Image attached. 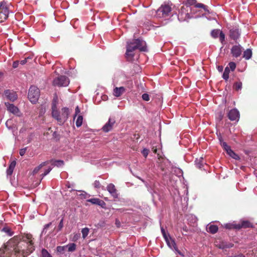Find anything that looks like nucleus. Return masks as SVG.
<instances>
[{
	"mask_svg": "<svg viewBox=\"0 0 257 257\" xmlns=\"http://www.w3.org/2000/svg\"><path fill=\"white\" fill-rule=\"evenodd\" d=\"M35 250L32 235L15 236L0 249V257H26Z\"/></svg>",
	"mask_w": 257,
	"mask_h": 257,
	"instance_id": "1",
	"label": "nucleus"
},
{
	"mask_svg": "<svg viewBox=\"0 0 257 257\" xmlns=\"http://www.w3.org/2000/svg\"><path fill=\"white\" fill-rule=\"evenodd\" d=\"M137 49H139L140 51H147L146 42L140 39H135L133 42H127L125 53V57L126 59H133L135 55L134 52Z\"/></svg>",
	"mask_w": 257,
	"mask_h": 257,
	"instance_id": "2",
	"label": "nucleus"
},
{
	"mask_svg": "<svg viewBox=\"0 0 257 257\" xmlns=\"http://www.w3.org/2000/svg\"><path fill=\"white\" fill-rule=\"evenodd\" d=\"M40 90L36 86H31L29 90L28 98L32 103H36L40 96Z\"/></svg>",
	"mask_w": 257,
	"mask_h": 257,
	"instance_id": "3",
	"label": "nucleus"
},
{
	"mask_svg": "<svg viewBox=\"0 0 257 257\" xmlns=\"http://www.w3.org/2000/svg\"><path fill=\"white\" fill-rule=\"evenodd\" d=\"M69 78L65 75H61L55 78L53 81V85L58 87H66L69 84Z\"/></svg>",
	"mask_w": 257,
	"mask_h": 257,
	"instance_id": "4",
	"label": "nucleus"
},
{
	"mask_svg": "<svg viewBox=\"0 0 257 257\" xmlns=\"http://www.w3.org/2000/svg\"><path fill=\"white\" fill-rule=\"evenodd\" d=\"M190 8L187 5L183 6L179 11L178 19L179 21H184L189 18V11Z\"/></svg>",
	"mask_w": 257,
	"mask_h": 257,
	"instance_id": "5",
	"label": "nucleus"
},
{
	"mask_svg": "<svg viewBox=\"0 0 257 257\" xmlns=\"http://www.w3.org/2000/svg\"><path fill=\"white\" fill-rule=\"evenodd\" d=\"M171 8L168 5L162 6L156 12L158 17L163 18L169 15L171 13Z\"/></svg>",
	"mask_w": 257,
	"mask_h": 257,
	"instance_id": "6",
	"label": "nucleus"
},
{
	"mask_svg": "<svg viewBox=\"0 0 257 257\" xmlns=\"http://www.w3.org/2000/svg\"><path fill=\"white\" fill-rule=\"evenodd\" d=\"M9 10L5 2H2L0 4V23L5 21L8 17Z\"/></svg>",
	"mask_w": 257,
	"mask_h": 257,
	"instance_id": "7",
	"label": "nucleus"
},
{
	"mask_svg": "<svg viewBox=\"0 0 257 257\" xmlns=\"http://www.w3.org/2000/svg\"><path fill=\"white\" fill-rule=\"evenodd\" d=\"M228 118L231 121H238L239 119V112L236 108L231 109L227 114Z\"/></svg>",
	"mask_w": 257,
	"mask_h": 257,
	"instance_id": "8",
	"label": "nucleus"
},
{
	"mask_svg": "<svg viewBox=\"0 0 257 257\" xmlns=\"http://www.w3.org/2000/svg\"><path fill=\"white\" fill-rule=\"evenodd\" d=\"M52 115L56 119L59 124H63L65 122H61L59 119L62 117L61 112H59L57 109L56 104H53L52 106Z\"/></svg>",
	"mask_w": 257,
	"mask_h": 257,
	"instance_id": "9",
	"label": "nucleus"
},
{
	"mask_svg": "<svg viewBox=\"0 0 257 257\" xmlns=\"http://www.w3.org/2000/svg\"><path fill=\"white\" fill-rule=\"evenodd\" d=\"M6 97L11 101L14 102L18 98V95L16 91L13 90H6L4 92Z\"/></svg>",
	"mask_w": 257,
	"mask_h": 257,
	"instance_id": "10",
	"label": "nucleus"
},
{
	"mask_svg": "<svg viewBox=\"0 0 257 257\" xmlns=\"http://www.w3.org/2000/svg\"><path fill=\"white\" fill-rule=\"evenodd\" d=\"M106 189L113 198L117 199L118 198L119 193H118V191L117 190L115 185L113 184L110 183L108 184L106 187Z\"/></svg>",
	"mask_w": 257,
	"mask_h": 257,
	"instance_id": "11",
	"label": "nucleus"
},
{
	"mask_svg": "<svg viewBox=\"0 0 257 257\" xmlns=\"http://www.w3.org/2000/svg\"><path fill=\"white\" fill-rule=\"evenodd\" d=\"M115 123V120L114 118H109L108 122L102 128L103 132L107 133L111 131Z\"/></svg>",
	"mask_w": 257,
	"mask_h": 257,
	"instance_id": "12",
	"label": "nucleus"
},
{
	"mask_svg": "<svg viewBox=\"0 0 257 257\" xmlns=\"http://www.w3.org/2000/svg\"><path fill=\"white\" fill-rule=\"evenodd\" d=\"M5 105L9 111L18 116L20 115V110L19 108L13 104H11L9 102H5Z\"/></svg>",
	"mask_w": 257,
	"mask_h": 257,
	"instance_id": "13",
	"label": "nucleus"
},
{
	"mask_svg": "<svg viewBox=\"0 0 257 257\" xmlns=\"http://www.w3.org/2000/svg\"><path fill=\"white\" fill-rule=\"evenodd\" d=\"M242 52V47L240 45H234L231 49V53L232 56L235 58H237L240 56Z\"/></svg>",
	"mask_w": 257,
	"mask_h": 257,
	"instance_id": "14",
	"label": "nucleus"
},
{
	"mask_svg": "<svg viewBox=\"0 0 257 257\" xmlns=\"http://www.w3.org/2000/svg\"><path fill=\"white\" fill-rule=\"evenodd\" d=\"M237 223L238 230L241 228H252L253 227L252 223L248 220H241L240 222Z\"/></svg>",
	"mask_w": 257,
	"mask_h": 257,
	"instance_id": "15",
	"label": "nucleus"
},
{
	"mask_svg": "<svg viewBox=\"0 0 257 257\" xmlns=\"http://www.w3.org/2000/svg\"><path fill=\"white\" fill-rule=\"evenodd\" d=\"M161 232L162 233V234H163L164 237L165 238L166 242H167L168 245L170 247H172V246H173L174 247V249L177 251V246L176 245V243H175L174 241L172 240L171 239V241H172V242L171 243L170 242V241L169 240V238H168V237L167 235V234L165 232V229L163 227H161Z\"/></svg>",
	"mask_w": 257,
	"mask_h": 257,
	"instance_id": "16",
	"label": "nucleus"
},
{
	"mask_svg": "<svg viewBox=\"0 0 257 257\" xmlns=\"http://www.w3.org/2000/svg\"><path fill=\"white\" fill-rule=\"evenodd\" d=\"M87 201L90 202L93 204L98 205L102 208H104L106 205L105 203L103 200L96 198H93L88 199Z\"/></svg>",
	"mask_w": 257,
	"mask_h": 257,
	"instance_id": "17",
	"label": "nucleus"
},
{
	"mask_svg": "<svg viewBox=\"0 0 257 257\" xmlns=\"http://www.w3.org/2000/svg\"><path fill=\"white\" fill-rule=\"evenodd\" d=\"M61 116L62 117L59 119L61 122H65L68 117L69 114V109L67 107H63L61 109Z\"/></svg>",
	"mask_w": 257,
	"mask_h": 257,
	"instance_id": "18",
	"label": "nucleus"
},
{
	"mask_svg": "<svg viewBox=\"0 0 257 257\" xmlns=\"http://www.w3.org/2000/svg\"><path fill=\"white\" fill-rule=\"evenodd\" d=\"M240 36V33L237 29H232L229 31V36L231 39L236 40Z\"/></svg>",
	"mask_w": 257,
	"mask_h": 257,
	"instance_id": "19",
	"label": "nucleus"
},
{
	"mask_svg": "<svg viewBox=\"0 0 257 257\" xmlns=\"http://www.w3.org/2000/svg\"><path fill=\"white\" fill-rule=\"evenodd\" d=\"M125 91V89L124 87H115L113 89V95L115 97H119Z\"/></svg>",
	"mask_w": 257,
	"mask_h": 257,
	"instance_id": "20",
	"label": "nucleus"
},
{
	"mask_svg": "<svg viewBox=\"0 0 257 257\" xmlns=\"http://www.w3.org/2000/svg\"><path fill=\"white\" fill-rule=\"evenodd\" d=\"M16 162L15 161H13L11 162L9 168H8V169L7 170V173L8 175L10 176V175H12L13 171H14V169L16 166Z\"/></svg>",
	"mask_w": 257,
	"mask_h": 257,
	"instance_id": "21",
	"label": "nucleus"
},
{
	"mask_svg": "<svg viewBox=\"0 0 257 257\" xmlns=\"http://www.w3.org/2000/svg\"><path fill=\"white\" fill-rule=\"evenodd\" d=\"M48 161L49 163H51L52 166H57L58 167H61L64 165V161L62 160H51Z\"/></svg>",
	"mask_w": 257,
	"mask_h": 257,
	"instance_id": "22",
	"label": "nucleus"
},
{
	"mask_svg": "<svg viewBox=\"0 0 257 257\" xmlns=\"http://www.w3.org/2000/svg\"><path fill=\"white\" fill-rule=\"evenodd\" d=\"M218 227L216 225H210L207 227V231L212 234H214L217 232Z\"/></svg>",
	"mask_w": 257,
	"mask_h": 257,
	"instance_id": "23",
	"label": "nucleus"
},
{
	"mask_svg": "<svg viewBox=\"0 0 257 257\" xmlns=\"http://www.w3.org/2000/svg\"><path fill=\"white\" fill-rule=\"evenodd\" d=\"M205 164L203 158L200 157L199 158H196L195 160V165L200 169H201Z\"/></svg>",
	"mask_w": 257,
	"mask_h": 257,
	"instance_id": "24",
	"label": "nucleus"
},
{
	"mask_svg": "<svg viewBox=\"0 0 257 257\" xmlns=\"http://www.w3.org/2000/svg\"><path fill=\"white\" fill-rule=\"evenodd\" d=\"M48 164H49V162L48 161H46V162H43L40 165H39L38 166H37L36 168H35V169L33 170V172H32L33 175H34L36 174L37 173H38V172L39 171V170L43 167L47 165Z\"/></svg>",
	"mask_w": 257,
	"mask_h": 257,
	"instance_id": "25",
	"label": "nucleus"
},
{
	"mask_svg": "<svg viewBox=\"0 0 257 257\" xmlns=\"http://www.w3.org/2000/svg\"><path fill=\"white\" fill-rule=\"evenodd\" d=\"M252 56V51L250 49H247L243 52V57L245 60H249Z\"/></svg>",
	"mask_w": 257,
	"mask_h": 257,
	"instance_id": "26",
	"label": "nucleus"
},
{
	"mask_svg": "<svg viewBox=\"0 0 257 257\" xmlns=\"http://www.w3.org/2000/svg\"><path fill=\"white\" fill-rule=\"evenodd\" d=\"M2 231L10 236H11L14 234V232L12 231L11 229L8 226L3 227Z\"/></svg>",
	"mask_w": 257,
	"mask_h": 257,
	"instance_id": "27",
	"label": "nucleus"
},
{
	"mask_svg": "<svg viewBox=\"0 0 257 257\" xmlns=\"http://www.w3.org/2000/svg\"><path fill=\"white\" fill-rule=\"evenodd\" d=\"M228 155H229L231 158L235 159V160H238L239 159V156L235 154L231 149V148L227 150V152H226Z\"/></svg>",
	"mask_w": 257,
	"mask_h": 257,
	"instance_id": "28",
	"label": "nucleus"
},
{
	"mask_svg": "<svg viewBox=\"0 0 257 257\" xmlns=\"http://www.w3.org/2000/svg\"><path fill=\"white\" fill-rule=\"evenodd\" d=\"M230 73V70L228 67H225L224 72L222 75V77L224 79L227 81L229 78V74Z\"/></svg>",
	"mask_w": 257,
	"mask_h": 257,
	"instance_id": "29",
	"label": "nucleus"
},
{
	"mask_svg": "<svg viewBox=\"0 0 257 257\" xmlns=\"http://www.w3.org/2000/svg\"><path fill=\"white\" fill-rule=\"evenodd\" d=\"M83 122V116L81 115L78 116L76 120V125L77 127L81 126Z\"/></svg>",
	"mask_w": 257,
	"mask_h": 257,
	"instance_id": "30",
	"label": "nucleus"
},
{
	"mask_svg": "<svg viewBox=\"0 0 257 257\" xmlns=\"http://www.w3.org/2000/svg\"><path fill=\"white\" fill-rule=\"evenodd\" d=\"M238 223L233 222L232 223H228L225 225V227L228 229H237Z\"/></svg>",
	"mask_w": 257,
	"mask_h": 257,
	"instance_id": "31",
	"label": "nucleus"
},
{
	"mask_svg": "<svg viewBox=\"0 0 257 257\" xmlns=\"http://www.w3.org/2000/svg\"><path fill=\"white\" fill-rule=\"evenodd\" d=\"M66 247H68V251L69 252H72L76 250V245L74 243H70L66 246Z\"/></svg>",
	"mask_w": 257,
	"mask_h": 257,
	"instance_id": "32",
	"label": "nucleus"
},
{
	"mask_svg": "<svg viewBox=\"0 0 257 257\" xmlns=\"http://www.w3.org/2000/svg\"><path fill=\"white\" fill-rule=\"evenodd\" d=\"M221 31L219 30L215 29L211 31V36L214 38H217Z\"/></svg>",
	"mask_w": 257,
	"mask_h": 257,
	"instance_id": "33",
	"label": "nucleus"
},
{
	"mask_svg": "<svg viewBox=\"0 0 257 257\" xmlns=\"http://www.w3.org/2000/svg\"><path fill=\"white\" fill-rule=\"evenodd\" d=\"M89 232V229L87 227L84 228L82 229L81 232L82 234V237L84 239L88 235Z\"/></svg>",
	"mask_w": 257,
	"mask_h": 257,
	"instance_id": "34",
	"label": "nucleus"
},
{
	"mask_svg": "<svg viewBox=\"0 0 257 257\" xmlns=\"http://www.w3.org/2000/svg\"><path fill=\"white\" fill-rule=\"evenodd\" d=\"M241 88L242 83L241 82H236L233 85V88L236 91L240 90Z\"/></svg>",
	"mask_w": 257,
	"mask_h": 257,
	"instance_id": "35",
	"label": "nucleus"
},
{
	"mask_svg": "<svg viewBox=\"0 0 257 257\" xmlns=\"http://www.w3.org/2000/svg\"><path fill=\"white\" fill-rule=\"evenodd\" d=\"M41 257H52V256L46 249H43L42 250Z\"/></svg>",
	"mask_w": 257,
	"mask_h": 257,
	"instance_id": "36",
	"label": "nucleus"
},
{
	"mask_svg": "<svg viewBox=\"0 0 257 257\" xmlns=\"http://www.w3.org/2000/svg\"><path fill=\"white\" fill-rule=\"evenodd\" d=\"M228 67H229V70L233 71L236 68V64L233 62H229Z\"/></svg>",
	"mask_w": 257,
	"mask_h": 257,
	"instance_id": "37",
	"label": "nucleus"
},
{
	"mask_svg": "<svg viewBox=\"0 0 257 257\" xmlns=\"http://www.w3.org/2000/svg\"><path fill=\"white\" fill-rule=\"evenodd\" d=\"M196 3V0H187L185 5H187L189 7V6L195 5Z\"/></svg>",
	"mask_w": 257,
	"mask_h": 257,
	"instance_id": "38",
	"label": "nucleus"
},
{
	"mask_svg": "<svg viewBox=\"0 0 257 257\" xmlns=\"http://www.w3.org/2000/svg\"><path fill=\"white\" fill-rule=\"evenodd\" d=\"M221 146L223 148L224 150L227 152V150L230 149V147L225 142L221 143Z\"/></svg>",
	"mask_w": 257,
	"mask_h": 257,
	"instance_id": "39",
	"label": "nucleus"
},
{
	"mask_svg": "<svg viewBox=\"0 0 257 257\" xmlns=\"http://www.w3.org/2000/svg\"><path fill=\"white\" fill-rule=\"evenodd\" d=\"M219 39L221 43H223L225 40V35L222 31L219 34Z\"/></svg>",
	"mask_w": 257,
	"mask_h": 257,
	"instance_id": "40",
	"label": "nucleus"
},
{
	"mask_svg": "<svg viewBox=\"0 0 257 257\" xmlns=\"http://www.w3.org/2000/svg\"><path fill=\"white\" fill-rule=\"evenodd\" d=\"M63 221H64V217H62L61 220H60L59 224L58 226V231H60L62 229V228L63 227Z\"/></svg>",
	"mask_w": 257,
	"mask_h": 257,
	"instance_id": "41",
	"label": "nucleus"
},
{
	"mask_svg": "<svg viewBox=\"0 0 257 257\" xmlns=\"http://www.w3.org/2000/svg\"><path fill=\"white\" fill-rule=\"evenodd\" d=\"M142 98L145 101H149L150 100V96L147 93H144L142 95Z\"/></svg>",
	"mask_w": 257,
	"mask_h": 257,
	"instance_id": "42",
	"label": "nucleus"
},
{
	"mask_svg": "<svg viewBox=\"0 0 257 257\" xmlns=\"http://www.w3.org/2000/svg\"><path fill=\"white\" fill-rule=\"evenodd\" d=\"M149 152V150H148L147 149H144L142 151V153L143 155L145 158H147V157L148 156Z\"/></svg>",
	"mask_w": 257,
	"mask_h": 257,
	"instance_id": "43",
	"label": "nucleus"
},
{
	"mask_svg": "<svg viewBox=\"0 0 257 257\" xmlns=\"http://www.w3.org/2000/svg\"><path fill=\"white\" fill-rule=\"evenodd\" d=\"M80 237V233H76L74 234L73 238H72V241H77Z\"/></svg>",
	"mask_w": 257,
	"mask_h": 257,
	"instance_id": "44",
	"label": "nucleus"
},
{
	"mask_svg": "<svg viewBox=\"0 0 257 257\" xmlns=\"http://www.w3.org/2000/svg\"><path fill=\"white\" fill-rule=\"evenodd\" d=\"M93 186L96 188H99L100 187L101 184L99 181L95 180L93 183Z\"/></svg>",
	"mask_w": 257,
	"mask_h": 257,
	"instance_id": "45",
	"label": "nucleus"
},
{
	"mask_svg": "<svg viewBox=\"0 0 257 257\" xmlns=\"http://www.w3.org/2000/svg\"><path fill=\"white\" fill-rule=\"evenodd\" d=\"M66 246H59L57 247V250L58 252H60V253H62L63 252V251L65 249V248Z\"/></svg>",
	"mask_w": 257,
	"mask_h": 257,
	"instance_id": "46",
	"label": "nucleus"
},
{
	"mask_svg": "<svg viewBox=\"0 0 257 257\" xmlns=\"http://www.w3.org/2000/svg\"><path fill=\"white\" fill-rule=\"evenodd\" d=\"M51 170H52V168H51V167H49L48 169H47L45 171V172L41 175V176L42 177V178L44 177V176H45L46 175H47Z\"/></svg>",
	"mask_w": 257,
	"mask_h": 257,
	"instance_id": "47",
	"label": "nucleus"
},
{
	"mask_svg": "<svg viewBox=\"0 0 257 257\" xmlns=\"http://www.w3.org/2000/svg\"><path fill=\"white\" fill-rule=\"evenodd\" d=\"M51 222H50L47 224H46L44 226V228L43 229V230L42 231V233H46V230L49 227V226L51 225Z\"/></svg>",
	"mask_w": 257,
	"mask_h": 257,
	"instance_id": "48",
	"label": "nucleus"
},
{
	"mask_svg": "<svg viewBox=\"0 0 257 257\" xmlns=\"http://www.w3.org/2000/svg\"><path fill=\"white\" fill-rule=\"evenodd\" d=\"M29 59H31V58H30V57H27V58H26L25 59H24V60H21L20 63L21 65H24L25 64H26V63L28 61V60Z\"/></svg>",
	"mask_w": 257,
	"mask_h": 257,
	"instance_id": "49",
	"label": "nucleus"
},
{
	"mask_svg": "<svg viewBox=\"0 0 257 257\" xmlns=\"http://www.w3.org/2000/svg\"><path fill=\"white\" fill-rule=\"evenodd\" d=\"M26 150H27V148H25L21 149L20 150V155L21 156H23L25 154Z\"/></svg>",
	"mask_w": 257,
	"mask_h": 257,
	"instance_id": "50",
	"label": "nucleus"
},
{
	"mask_svg": "<svg viewBox=\"0 0 257 257\" xmlns=\"http://www.w3.org/2000/svg\"><path fill=\"white\" fill-rule=\"evenodd\" d=\"M205 7L206 6L202 4H200V3L196 4H196H195V7H196V8H203L204 9H205Z\"/></svg>",
	"mask_w": 257,
	"mask_h": 257,
	"instance_id": "51",
	"label": "nucleus"
},
{
	"mask_svg": "<svg viewBox=\"0 0 257 257\" xmlns=\"http://www.w3.org/2000/svg\"><path fill=\"white\" fill-rule=\"evenodd\" d=\"M20 62L19 61H16L13 62V67L14 68H16L18 67Z\"/></svg>",
	"mask_w": 257,
	"mask_h": 257,
	"instance_id": "52",
	"label": "nucleus"
},
{
	"mask_svg": "<svg viewBox=\"0 0 257 257\" xmlns=\"http://www.w3.org/2000/svg\"><path fill=\"white\" fill-rule=\"evenodd\" d=\"M80 112V109L79 108V107L77 106L76 108H75V116H74V117L76 116V115L77 114H78Z\"/></svg>",
	"mask_w": 257,
	"mask_h": 257,
	"instance_id": "53",
	"label": "nucleus"
},
{
	"mask_svg": "<svg viewBox=\"0 0 257 257\" xmlns=\"http://www.w3.org/2000/svg\"><path fill=\"white\" fill-rule=\"evenodd\" d=\"M182 174H183L182 170L178 168V173H177L178 177H179L180 176H182Z\"/></svg>",
	"mask_w": 257,
	"mask_h": 257,
	"instance_id": "54",
	"label": "nucleus"
},
{
	"mask_svg": "<svg viewBox=\"0 0 257 257\" xmlns=\"http://www.w3.org/2000/svg\"><path fill=\"white\" fill-rule=\"evenodd\" d=\"M218 70L219 72H222L223 71V67L222 66H219L218 67Z\"/></svg>",
	"mask_w": 257,
	"mask_h": 257,
	"instance_id": "55",
	"label": "nucleus"
},
{
	"mask_svg": "<svg viewBox=\"0 0 257 257\" xmlns=\"http://www.w3.org/2000/svg\"><path fill=\"white\" fill-rule=\"evenodd\" d=\"M233 245H234V244H232V243H230L229 244H228V245H226V246H225V247H227V248H230V247H233Z\"/></svg>",
	"mask_w": 257,
	"mask_h": 257,
	"instance_id": "56",
	"label": "nucleus"
},
{
	"mask_svg": "<svg viewBox=\"0 0 257 257\" xmlns=\"http://www.w3.org/2000/svg\"><path fill=\"white\" fill-rule=\"evenodd\" d=\"M234 257H245V256L242 254H239L238 255L234 256Z\"/></svg>",
	"mask_w": 257,
	"mask_h": 257,
	"instance_id": "57",
	"label": "nucleus"
},
{
	"mask_svg": "<svg viewBox=\"0 0 257 257\" xmlns=\"http://www.w3.org/2000/svg\"><path fill=\"white\" fill-rule=\"evenodd\" d=\"M219 142H220V145L221 146V143L224 142L223 141L222 138V137L221 136H220L219 137Z\"/></svg>",
	"mask_w": 257,
	"mask_h": 257,
	"instance_id": "58",
	"label": "nucleus"
},
{
	"mask_svg": "<svg viewBox=\"0 0 257 257\" xmlns=\"http://www.w3.org/2000/svg\"><path fill=\"white\" fill-rule=\"evenodd\" d=\"M177 252H178V254H179L181 257H183L184 256V255L180 251H179L178 250L177 251Z\"/></svg>",
	"mask_w": 257,
	"mask_h": 257,
	"instance_id": "59",
	"label": "nucleus"
},
{
	"mask_svg": "<svg viewBox=\"0 0 257 257\" xmlns=\"http://www.w3.org/2000/svg\"><path fill=\"white\" fill-rule=\"evenodd\" d=\"M153 151L154 153L156 154L157 153V149L156 148L154 149V148H153Z\"/></svg>",
	"mask_w": 257,
	"mask_h": 257,
	"instance_id": "60",
	"label": "nucleus"
},
{
	"mask_svg": "<svg viewBox=\"0 0 257 257\" xmlns=\"http://www.w3.org/2000/svg\"><path fill=\"white\" fill-rule=\"evenodd\" d=\"M158 156L159 159H160L161 158V156H160V155L159 154H158Z\"/></svg>",
	"mask_w": 257,
	"mask_h": 257,
	"instance_id": "61",
	"label": "nucleus"
},
{
	"mask_svg": "<svg viewBox=\"0 0 257 257\" xmlns=\"http://www.w3.org/2000/svg\"><path fill=\"white\" fill-rule=\"evenodd\" d=\"M2 73L0 72V76L2 75Z\"/></svg>",
	"mask_w": 257,
	"mask_h": 257,
	"instance_id": "62",
	"label": "nucleus"
},
{
	"mask_svg": "<svg viewBox=\"0 0 257 257\" xmlns=\"http://www.w3.org/2000/svg\"><path fill=\"white\" fill-rule=\"evenodd\" d=\"M8 123V120L6 122V124L7 125Z\"/></svg>",
	"mask_w": 257,
	"mask_h": 257,
	"instance_id": "63",
	"label": "nucleus"
},
{
	"mask_svg": "<svg viewBox=\"0 0 257 257\" xmlns=\"http://www.w3.org/2000/svg\"><path fill=\"white\" fill-rule=\"evenodd\" d=\"M177 257H179L178 256Z\"/></svg>",
	"mask_w": 257,
	"mask_h": 257,
	"instance_id": "64",
	"label": "nucleus"
}]
</instances>
